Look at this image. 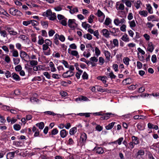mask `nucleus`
Returning a JSON list of instances; mask_svg holds the SVG:
<instances>
[{
  "mask_svg": "<svg viewBox=\"0 0 159 159\" xmlns=\"http://www.w3.org/2000/svg\"><path fill=\"white\" fill-rule=\"evenodd\" d=\"M126 26L125 25H123L120 28V30L122 31L125 32L126 30Z\"/></svg>",
  "mask_w": 159,
  "mask_h": 159,
  "instance_id": "obj_58",
  "label": "nucleus"
},
{
  "mask_svg": "<svg viewBox=\"0 0 159 159\" xmlns=\"http://www.w3.org/2000/svg\"><path fill=\"white\" fill-rule=\"evenodd\" d=\"M102 129V127L99 125H98L95 128L96 129L99 131H101Z\"/></svg>",
  "mask_w": 159,
  "mask_h": 159,
  "instance_id": "obj_40",
  "label": "nucleus"
},
{
  "mask_svg": "<svg viewBox=\"0 0 159 159\" xmlns=\"http://www.w3.org/2000/svg\"><path fill=\"white\" fill-rule=\"evenodd\" d=\"M104 59L102 57H99V63H100V65H102L104 63Z\"/></svg>",
  "mask_w": 159,
  "mask_h": 159,
  "instance_id": "obj_50",
  "label": "nucleus"
},
{
  "mask_svg": "<svg viewBox=\"0 0 159 159\" xmlns=\"http://www.w3.org/2000/svg\"><path fill=\"white\" fill-rule=\"evenodd\" d=\"M22 69V67L20 65L17 66L15 67V70L16 71H20Z\"/></svg>",
  "mask_w": 159,
  "mask_h": 159,
  "instance_id": "obj_31",
  "label": "nucleus"
},
{
  "mask_svg": "<svg viewBox=\"0 0 159 159\" xmlns=\"http://www.w3.org/2000/svg\"><path fill=\"white\" fill-rule=\"evenodd\" d=\"M58 132V130L56 128L52 130L51 132H49V135L50 136L51 135H55L57 134Z\"/></svg>",
  "mask_w": 159,
  "mask_h": 159,
  "instance_id": "obj_15",
  "label": "nucleus"
},
{
  "mask_svg": "<svg viewBox=\"0 0 159 159\" xmlns=\"http://www.w3.org/2000/svg\"><path fill=\"white\" fill-rule=\"evenodd\" d=\"M56 14L55 13H52V14L51 16L49 17V20H54L56 19Z\"/></svg>",
  "mask_w": 159,
  "mask_h": 159,
  "instance_id": "obj_24",
  "label": "nucleus"
},
{
  "mask_svg": "<svg viewBox=\"0 0 159 159\" xmlns=\"http://www.w3.org/2000/svg\"><path fill=\"white\" fill-rule=\"evenodd\" d=\"M36 35L34 34H32L31 35V37L32 41L34 42H36V37H35Z\"/></svg>",
  "mask_w": 159,
  "mask_h": 159,
  "instance_id": "obj_30",
  "label": "nucleus"
},
{
  "mask_svg": "<svg viewBox=\"0 0 159 159\" xmlns=\"http://www.w3.org/2000/svg\"><path fill=\"white\" fill-rule=\"evenodd\" d=\"M55 32L53 30H51L49 31L48 32V34L49 36H52L53 35V34L55 33Z\"/></svg>",
  "mask_w": 159,
  "mask_h": 159,
  "instance_id": "obj_53",
  "label": "nucleus"
},
{
  "mask_svg": "<svg viewBox=\"0 0 159 159\" xmlns=\"http://www.w3.org/2000/svg\"><path fill=\"white\" fill-rule=\"evenodd\" d=\"M95 51L96 55L98 56L100 54V51L97 47L95 48Z\"/></svg>",
  "mask_w": 159,
  "mask_h": 159,
  "instance_id": "obj_32",
  "label": "nucleus"
},
{
  "mask_svg": "<svg viewBox=\"0 0 159 159\" xmlns=\"http://www.w3.org/2000/svg\"><path fill=\"white\" fill-rule=\"evenodd\" d=\"M11 28L10 27H7L6 30H7L8 32L10 33V34H12L13 35H16L17 34V33L16 32H15L14 30H11Z\"/></svg>",
  "mask_w": 159,
  "mask_h": 159,
  "instance_id": "obj_17",
  "label": "nucleus"
},
{
  "mask_svg": "<svg viewBox=\"0 0 159 159\" xmlns=\"http://www.w3.org/2000/svg\"><path fill=\"white\" fill-rule=\"evenodd\" d=\"M59 39L61 41L64 42L65 40V38L63 35H61L59 36Z\"/></svg>",
  "mask_w": 159,
  "mask_h": 159,
  "instance_id": "obj_56",
  "label": "nucleus"
},
{
  "mask_svg": "<svg viewBox=\"0 0 159 159\" xmlns=\"http://www.w3.org/2000/svg\"><path fill=\"white\" fill-rule=\"evenodd\" d=\"M57 18L58 19L60 20H62L65 18V17L63 16L60 14H58L57 15Z\"/></svg>",
  "mask_w": 159,
  "mask_h": 159,
  "instance_id": "obj_55",
  "label": "nucleus"
},
{
  "mask_svg": "<svg viewBox=\"0 0 159 159\" xmlns=\"http://www.w3.org/2000/svg\"><path fill=\"white\" fill-rule=\"evenodd\" d=\"M83 37L84 38H87L89 40H91L92 39V35L89 34H87L84 35Z\"/></svg>",
  "mask_w": 159,
  "mask_h": 159,
  "instance_id": "obj_20",
  "label": "nucleus"
},
{
  "mask_svg": "<svg viewBox=\"0 0 159 159\" xmlns=\"http://www.w3.org/2000/svg\"><path fill=\"white\" fill-rule=\"evenodd\" d=\"M90 60L93 62H97L98 61V59L95 56L91 57Z\"/></svg>",
  "mask_w": 159,
  "mask_h": 159,
  "instance_id": "obj_54",
  "label": "nucleus"
},
{
  "mask_svg": "<svg viewBox=\"0 0 159 159\" xmlns=\"http://www.w3.org/2000/svg\"><path fill=\"white\" fill-rule=\"evenodd\" d=\"M43 75L45 76L46 78L48 79H50L51 78V76L49 73L47 72H45L43 73Z\"/></svg>",
  "mask_w": 159,
  "mask_h": 159,
  "instance_id": "obj_44",
  "label": "nucleus"
},
{
  "mask_svg": "<svg viewBox=\"0 0 159 159\" xmlns=\"http://www.w3.org/2000/svg\"><path fill=\"white\" fill-rule=\"evenodd\" d=\"M130 26L131 27H134L135 26V23L134 20L130 22Z\"/></svg>",
  "mask_w": 159,
  "mask_h": 159,
  "instance_id": "obj_61",
  "label": "nucleus"
},
{
  "mask_svg": "<svg viewBox=\"0 0 159 159\" xmlns=\"http://www.w3.org/2000/svg\"><path fill=\"white\" fill-rule=\"evenodd\" d=\"M27 55H28V54L25 52L23 51H20V56L24 60L25 59H24V58L26 57Z\"/></svg>",
  "mask_w": 159,
  "mask_h": 159,
  "instance_id": "obj_18",
  "label": "nucleus"
},
{
  "mask_svg": "<svg viewBox=\"0 0 159 159\" xmlns=\"http://www.w3.org/2000/svg\"><path fill=\"white\" fill-rule=\"evenodd\" d=\"M62 63L66 68H69V65L66 61L63 60H62Z\"/></svg>",
  "mask_w": 159,
  "mask_h": 159,
  "instance_id": "obj_33",
  "label": "nucleus"
},
{
  "mask_svg": "<svg viewBox=\"0 0 159 159\" xmlns=\"http://www.w3.org/2000/svg\"><path fill=\"white\" fill-rule=\"evenodd\" d=\"M156 150L159 152V142L155 144L154 145Z\"/></svg>",
  "mask_w": 159,
  "mask_h": 159,
  "instance_id": "obj_64",
  "label": "nucleus"
},
{
  "mask_svg": "<svg viewBox=\"0 0 159 159\" xmlns=\"http://www.w3.org/2000/svg\"><path fill=\"white\" fill-rule=\"evenodd\" d=\"M69 72H70V74H71L69 75H67V76H66V77L64 75H63V77L64 78H69V77H70L74 75V72H73V71H70V70Z\"/></svg>",
  "mask_w": 159,
  "mask_h": 159,
  "instance_id": "obj_28",
  "label": "nucleus"
},
{
  "mask_svg": "<svg viewBox=\"0 0 159 159\" xmlns=\"http://www.w3.org/2000/svg\"><path fill=\"white\" fill-rule=\"evenodd\" d=\"M21 39H22L23 40H25V39H29L28 37L26 36L25 35H21L19 37Z\"/></svg>",
  "mask_w": 159,
  "mask_h": 159,
  "instance_id": "obj_46",
  "label": "nucleus"
},
{
  "mask_svg": "<svg viewBox=\"0 0 159 159\" xmlns=\"http://www.w3.org/2000/svg\"><path fill=\"white\" fill-rule=\"evenodd\" d=\"M17 11V9H15L13 7L10 8L9 10L10 13L12 15H16V12Z\"/></svg>",
  "mask_w": 159,
  "mask_h": 159,
  "instance_id": "obj_8",
  "label": "nucleus"
},
{
  "mask_svg": "<svg viewBox=\"0 0 159 159\" xmlns=\"http://www.w3.org/2000/svg\"><path fill=\"white\" fill-rule=\"evenodd\" d=\"M32 21V20H28L27 21H24L23 22V24L27 26L28 25L30 24Z\"/></svg>",
  "mask_w": 159,
  "mask_h": 159,
  "instance_id": "obj_43",
  "label": "nucleus"
},
{
  "mask_svg": "<svg viewBox=\"0 0 159 159\" xmlns=\"http://www.w3.org/2000/svg\"><path fill=\"white\" fill-rule=\"evenodd\" d=\"M68 134V132L66 131L65 129H63L60 132L61 137L62 138H64Z\"/></svg>",
  "mask_w": 159,
  "mask_h": 159,
  "instance_id": "obj_1",
  "label": "nucleus"
},
{
  "mask_svg": "<svg viewBox=\"0 0 159 159\" xmlns=\"http://www.w3.org/2000/svg\"><path fill=\"white\" fill-rule=\"evenodd\" d=\"M70 12L71 14H73L75 13V12H78V10L77 8L76 7L75 8H73L72 9V11H70Z\"/></svg>",
  "mask_w": 159,
  "mask_h": 159,
  "instance_id": "obj_42",
  "label": "nucleus"
},
{
  "mask_svg": "<svg viewBox=\"0 0 159 159\" xmlns=\"http://www.w3.org/2000/svg\"><path fill=\"white\" fill-rule=\"evenodd\" d=\"M96 152L99 154L102 153L104 151L101 147H98L96 149Z\"/></svg>",
  "mask_w": 159,
  "mask_h": 159,
  "instance_id": "obj_19",
  "label": "nucleus"
},
{
  "mask_svg": "<svg viewBox=\"0 0 159 159\" xmlns=\"http://www.w3.org/2000/svg\"><path fill=\"white\" fill-rule=\"evenodd\" d=\"M82 25L85 30H87V27H88L89 29L91 28V26L89 24H86V22L82 23Z\"/></svg>",
  "mask_w": 159,
  "mask_h": 159,
  "instance_id": "obj_11",
  "label": "nucleus"
},
{
  "mask_svg": "<svg viewBox=\"0 0 159 159\" xmlns=\"http://www.w3.org/2000/svg\"><path fill=\"white\" fill-rule=\"evenodd\" d=\"M103 35L107 38L109 37L110 34L108 30L106 29H103L102 30Z\"/></svg>",
  "mask_w": 159,
  "mask_h": 159,
  "instance_id": "obj_2",
  "label": "nucleus"
},
{
  "mask_svg": "<svg viewBox=\"0 0 159 159\" xmlns=\"http://www.w3.org/2000/svg\"><path fill=\"white\" fill-rule=\"evenodd\" d=\"M45 43L46 44L50 46L52 44V42L49 39H46L45 40Z\"/></svg>",
  "mask_w": 159,
  "mask_h": 159,
  "instance_id": "obj_34",
  "label": "nucleus"
},
{
  "mask_svg": "<svg viewBox=\"0 0 159 159\" xmlns=\"http://www.w3.org/2000/svg\"><path fill=\"white\" fill-rule=\"evenodd\" d=\"M73 20L72 19H69L68 21V25L69 27L73 29H75V26H73L72 25L74 24L75 22L73 21Z\"/></svg>",
  "mask_w": 159,
  "mask_h": 159,
  "instance_id": "obj_7",
  "label": "nucleus"
},
{
  "mask_svg": "<svg viewBox=\"0 0 159 159\" xmlns=\"http://www.w3.org/2000/svg\"><path fill=\"white\" fill-rule=\"evenodd\" d=\"M77 128L76 127H74L71 128L70 130V134L71 135H74L76 132Z\"/></svg>",
  "mask_w": 159,
  "mask_h": 159,
  "instance_id": "obj_16",
  "label": "nucleus"
},
{
  "mask_svg": "<svg viewBox=\"0 0 159 159\" xmlns=\"http://www.w3.org/2000/svg\"><path fill=\"white\" fill-rule=\"evenodd\" d=\"M44 40L43 38H42L40 39H39L38 41V43L39 45H41L43 44L44 43Z\"/></svg>",
  "mask_w": 159,
  "mask_h": 159,
  "instance_id": "obj_47",
  "label": "nucleus"
},
{
  "mask_svg": "<svg viewBox=\"0 0 159 159\" xmlns=\"http://www.w3.org/2000/svg\"><path fill=\"white\" fill-rule=\"evenodd\" d=\"M124 63L126 65H128L129 64V59L128 57H126L123 59Z\"/></svg>",
  "mask_w": 159,
  "mask_h": 159,
  "instance_id": "obj_27",
  "label": "nucleus"
},
{
  "mask_svg": "<svg viewBox=\"0 0 159 159\" xmlns=\"http://www.w3.org/2000/svg\"><path fill=\"white\" fill-rule=\"evenodd\" d=\"M6 77L7 78H8L9 77L11 76V72L8 70L5 73Z\"/></svg>",
  "mask_w": 159,
  "mask_h": 159,
  "instance_id": "obj_41",
  "label": "nucleus"
},
{
  "mask_svg": "<svg viewBox=\"0 0 159 159\" xmlns=\"http://www.w3.org/2000/svg\"><path fill=\"white\" fill-rule=\"evenodd\" d=\"M109 76L111 79H115L116 77V76L114 74L113 72L112 71H111L109 73Z\"/></svg>",
  "mask_w": 159,
  "mask_h": 159,
  "instance_id": "obj_37",
  "label": "nucleus"
},
{
  "mask_svg": "<svg viewBox=\"0 0 159 159\" xmlns=\"http://www.w3.org/2000/svg\"><path fill=\"white\" fill-rule=\"evenodd\" d=\"M146 9L150 14H152L153 13L152 8L151 5L149 4H146Z\"/></svg>",
  "mask_w": 159,
  "mask_h": 159,
  "instance_id": "obj_3",
  "label": "nucleus"
},
{
  "mask_svg": "<svg viewBox=\"0 0 159 159\" xmlns=\"http://www.w3.org/2000/svg\"><path fill=\"white\" fill-rule=\"evenodd\" d=\"M12 56L14 57H17L18 56V53L16 50H14L13 52Z\"/></svg>",
  "mask_w": 159,
  "mask_h": 159,
  "instance_id": "obj_45",
  "label": "nucleus"
},
{
  "mask_svg": "<svg viewBox=\"0 0 159 159\" xmlns=\"http://www.w3.org/2000/svg\"><path fill=\"white\" fill-rule=\"evenodd\" d=\"M97 14V16L98 17H100L101 16H102L103 15H104L103 13L99 9L98 10Z\"/></svg>",
  "mask_w": 159,
  "mask_h": 159,
  "instance_id": "obj_38",
  "label": "nucleus"
},
{
  "mask_svg": "<svg viewBox=\"0 0 159 159\" xmlns=\"http://www.w3.org/2000/svg\"><path fill=\"white\" fill-rule=\"evenodd\" d=\"M94 36H96L97 39H98L99 33L98 30H95L93 33Z\"/></svg>",
  "mask_w": 159,
  "mask_h": 159,
  "instance_id": "obj_51",
  "label": "nucleus"
},
{
  "mask_svg": "<svg viewBox=\"0 0 159 159\" xmlns=\"http://www.w3.org/2000/svg\"><path fill=\"white\" fill-rule=\"evenodd\" d=\"M70 47L71 49H76V48H77L76 46L75 45V43H73V44H70Z\"/></svg>",
  "mask_w": 159,
  "mask_h": 159,
  "instance_id": "obj_63",
  "label": "nucleus"
},
{
  "mask_svg": "<svg viewBox=\"0 0 159 159\" xmlns=\"http://www.w3.org/2000/svg\"><path fill=\"white\" fill-rule=\"evenodd\" d=\"M138 138L134 136L132 137V142L134 143V145L138 144Z\"/></svg>",
  "mask_w": 159,
  "mask_h": 159,
  "instance_id": "obj_12",
  "label": "nucleus"
},
{
  "mask_svg": "<svg viewBox=\"0 0 159 159\" xmlns=\"http://www.w3.org/2000/svg\"><path fill=\"white\" fill-rule=\"evenodd\" d=\"M115 115V114H113L111 113H106L105 114L104 116L105 117V120H107L110 118L109 116L111 115Z\"/></svg>",
  "mask_w": 159,
  "mask_h": 159,
  "instance_id": "obj_26",
  "label": "nucleus"
},
{
  "mask_svg": "<svg viewBox=\"0 0 159 159\" xmlns=\"http://www.w3.org/2000/svg\"><path fill=\"white\" fill-rule=\"evenodd\" d=\"M32 21L31 22V23L32 24V25L35 26L37 25L38 24H39L38 22L36 20H32Z\"/></svg>",
  "mask_w": 159,
  "mask_h": 159,
  "instance_id": "obj_57",
  "label": "nucleus"
},
{
  "mask_svg": "<svg viewBox=\"0 0 159 159\" xmlns=\"http://www.w3.org/2000/svg\"><path fill=\"white\" fill-rule=\"evenodd\" d=\"M148 50L150 52H152L154 49V46L152 43H150L148 44Z\"/></svg>",
  "mask_w": 159,
  "mask_h": 159,
  "instance_id": "obj_9",
  "label": "nucleus"
},
{
  "mask_svg": "<svg viewBox=\"0 0 159 159\" xmlns=\"http://www.w3.org/2000/svg\"><path fill=\"white\" fill-rule=\"evenodd\" d=\"M82 77L83 79H88V75L85 72H84Z\"/></svg>",
  "mask_w": 159,
  "mask_h": 159,
  "instance_id": "obj_35",
  "label": "nucleus"
},
{
  "mask_svg": "<svg viewBox=\"0 0 159 159\" xmlns=\"http://www.w3.org/2000/svg\"><path fill=\"white\" fill-rule=\"evenodd\" d=\"M12 77L16 81H19L20 80V78L18 75L15 73H13L12 74Z\"/></svg>",
  "mask_w": 159,
  "mask_h": 159,
  "instance_id": "obj_4",
  "label": "nucleus"
},
{
  "mask_svg": "<svg viewBox=\"0 0 159 159\" xmlns=\"http://www.w3.org/2000/svg\"><path fill=\"white\" fill-rule=\"evenodd\" d=\"M113 42L114 45L116 46H118V42L117 39H114Z\"/></svg>",
  "mask_w": 159,
  "mask_h": 159,
  "instance_id": "obj_49",
  "label": "nucleus"
},
{
  "mask_svg": "<svg viewBox=\"0 0 159 159\" xmlns=\"http://www.w3.org/2000/svg\"><path fill=\"white\" fill-rule=\"evenodd\" d=\"M48 45L46 44H44L43 45V50H46L48 49L49 48L48 46Z\"/></svg>",
  "mask_w": 159,
  "mask_h": 159,
  "instance_id": "obj_59",
  "label": "nucleus"
},
{
  "mask_svg": "<svg viewBox=\"0 0 159 159\" xmlns=\"http://www.w3.org/2000/svg\"><path fill=\"white\" fill-rule=\"evenodd\" d=\"M13 127L14 129L16 131H18L20 130L21 128L20 126V125L16 124L14 125Z\"/></svg>",
  "mask_w": 159,
  "mask_h": 159,
  "instance_id": "obj_23",
  "label": "nucleus"
},
{
  "mask_svg": "<svg viewBox=\"0 0 159 159\" xmlns=\"http://www.w3.org/2000/svg\"><path fill=\"white\" fill-rule=\"evenodd\" d=\"M15 152H10L8 153L7 155V159H12L14 157Z\"/></svg>",
  "mask_w": 159,
  "mask_h": 159,
  "instance_id": "obj_6",
  "label": "nucleus"
},
{
  "mask_svg": "<svg viewBox=\"0 0 159 159\" xmlns=\"http://www.w3.org/2000/svg\"><path fill=\"white\" fill-rule=\"evenodd\" d=\"M151 60L153 63L156 62L157 57L155 55H153L152 56Z\"/></svg>",
  "mask_w": 159,
  "mask_h": 159,
  "instance_id": "obj_36",
  "label": "nucleus"
},
{
  "mask_svg": "<svg viewBox=\"0 0 159 159\" xmlns=\"http://www.w3.org/2000/svg\"><path fill=\"white\" fill-rule=\"evenodd\" d=\"M13 61H14V64L16 65L18 64L20 61V60L19 58H17L16 59L15 58H13Z\"/></svg>",
  "mask_w": 159,
  "mask_h": 159,
  "instance_id": "obj_29",
  "label": "nucleus"
},
{
  "mask_svg": "<svg viewBox=\"0 0 159 159\" xmlns=\"http://www.w3.org/2000/svg\"><path fill=\"white\" fill-rule=\"evenodd\" d=\"M115 123V122H112L109 124L108 125L106 126L105 128L107 130L111 129L113 127Z\"/></svg>",
  "mask_w": 159,
  "mask_h": 159,
  "instance_id": "obj_10",
  "label": "nucleus"
},
{
  "mask_svg": "<svg viewBox=\"0 0 159 159\" xmlns=\"http://www.w3.org/2000/svg\"><path fill=\"white\" fill-rule=\"evenodd\" d=\"M42 35L43 36L47 37V33L45 30H42Z\"/></svg>",
  "mask_w": 159,
  "mask_h": 159,
  "instance_id": "obj_62",
  "label": "nucleus"
},
{
  "mask_svg": "<svg viewBox=\"0 0 159 159\" xmlns=\"http://www.w3.org/2000/svg\"><path fill=\"white\" fill-rule=\"evenodd\" d=\"M36 125L37 127H39V128L40 129H43L44 126V123L43 122L37 123Z\"/></svg>",
  "mask_w": 159,
  "mask_h": 159,
  "instance_id": "obj_13",
  "label": "nucleus"
},
{
  "mask_svg": "<svg viewBox=\"0 0 159 159\" xmlns=\"http://www.w3.org/2000/svg\"><path fill=\"white\" fill-rule=\"evenodd\" d=\"M121 39L125 41V42H128L129 41V38L128 37V35L126 34H125L122 36L121 38Z\"/></svg>",
  "mask_w": 159,
  "mask_h": 159,
  "instance_id": "obj_14",
  "label": "nucleus"
},
{
  "mask_svg": "<svg viewBox=\"0 0 159 159\" xmlns=\"http://www.w3.org/2000/svg\"><path fill=\"white\" fill-rule=\"evenodd\" d=\"M5 61L7 63H8L10 62V59L8 56L7 55L5 57Z\"/></svg>",
  "mask_w": 159,
  "mask_h": 159,
  "instance_id": "obj_60",
  "label": "nucleus"
},
{
  "mask_svg": "<svg viewBox=\"0 0 159 159\" xmlns=\"http://www.w3.org/2000/svg\"><path fill=\"white\" fill-rule=\"evenodd\" d=\"M24 61L26 62H30V65L32 66H36L37 65L38 62L36 60H29V61H27L25 60H24Z\"/></svg>",
  "mask_w": 159,
  "mask_h": 159,
  "instance_id": "obj_5",
  "label": "nucleus"
},
{
  "mask_svg": "<svg viewBox=\"0 0 159 159\" xmlns=\"http://www.w3.org/2000/svg\"><path fill=\"white\" fill-rule=\"evenodd\" d=\"M140 14L144 17H146L148 16V13L147 11L143 10L140 12Z\"/></svg>",
  "mask_w": 159,
  "mask_h": 159,
  "instance_id": "obj_25",
  "label": "nucleus"
},
{
  "mask_svg": "<svg viewBox=\"0 0 159 159\" xmlns=\"http://www.w3.org/2000/svg\"><path fill=\"white\" fill-rule=\"evenodd\" d=\"M146 25L148 28L150 29H151L152 28L154 25L153 24H152L151 22H148L146 24Z\"/></svg>",
  "mask_w": 159,
  "mask_h": 159,
  "instance_id": "obj_48",
  "label": "nucleus"
},
{
  "mask_svg": "<svg viewBox=\"0 0 159 159\" xmlns=\"http://www.w3.org/2000/svg\"><path fill=\"white\" fill-rule=\"evenodd\" d=\"M78 53L77 51L75 50H72L71 51L70 54L74 56H77L78 55Z\"/></svg>",
  "mask_w": 159,
  "mask_h": 159,
  "instance_id": "obj_39",
  "label": "nucleus"
},
{
  "mask_svg": "<svg viewBox=\"0 0 159 159\" xmlns=\"http://www.w3.org/2000/svg\"><path fill=\"white\" fill-rule=\"evenodd\" d=\"M111 23V20L110 19V18L108 17H107L106 20H105V21L104 23V24L106 25H108L109 24Z\"/></svg>",
  "mask_w": 159,
  "mask_h": 159,
  "instance_id": "obj_21",
  "label": "nucleus"
},
{
  "mask_svg": "<svg viewBox=\"0 0 159 159\" xmlns=\"http://www.w3.org/2000/svg\"><path fill=\"white\" fill-rule=\"evenodd\" d=\"M137 86H138V85H137ZM136 87L137 85H132L129 87V89L130 90H134L136 88Z\"/></svg>",
  "mask_w": 159,
  "mask_h": 159,
  "instance_id": "obj_52",
  "label": "nucleus"
},
{
  "mask_svg": "<svg viewBox=\"0 0 159 159\" xmlns=\"http://www.w3.org/2000/svg\"><path fill=\"white\" fill-rule=\"evenodd\" d=\"M67 19L65 18L64 19L62 20L61 21H59L60 23L64 26H66L67 25Z\"/></svg>",
  "mask_w": 159,
  "mask_h": 159,
  "instance_id": "obj_22",
  "label": "nucleus"
}]
</instances>
